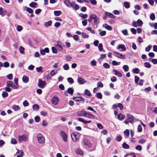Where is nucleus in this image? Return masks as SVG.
Instances as JSON below:
<instances>
[{
  "label": "nucleus",
  "mask_w": 157,
  "mask_h": 157,
  "mask_svg": "<svg viewBox=\"0 0 157 157\" xmlns=\"http://www.w3.org/2000/svg\"><path fill=\"white\" fill-rule=\"evenodd\" d=\"M52 49L53 53H57V50L56 47H52Z\"/></svg>",
  "instance_id": "nucleus-53"
},
{
  "label": "nucleus",
  "mask_w": 157,
  "mask_h": 157,
  "mask_svg": "<svg viewBox=\"0 0 157 157\" xmlns=\"http://www.w3.org/2000/svg\"><path fill=\"white\" fill-rule=\"evenodd\" d=\"M6 86H7L12 87L13 88L14 86L13 82L11 81H8L7 82Z\"/></svg>",
  "instance_id": "nucleus-22"
},
{
  "label": "nucleus",
  "mask_w": 157,
  "mask_h": 157,
  "mask_svg": "<svg viewBox=\"0 0 157 157\" xmlns=\"http://www.w3.org/2000/svg\"><path fill=\"white\" fill-rule=\"evenodd\" d=\"M124 133L125 135H126L127 136H128L129 135V131L128 129L126 130L124 132Z\"/></svg>",
  "instance_id": "nucleus-62"
},
{
  "label": "nucleus",
  "mask_w": 157,
  "mask_h": 157,
  "mask_svg": "<svg viewBox=\"0 0 157 157\" xmlns=\"http://www.w3.org/2000/svg\"><path fill=\"white\" fill-rule=\"evenodd\" d=\"M132 71L134 73L138 74L140 70L138 68H136L132 70Z\"/></svg>",
  "instance_id": "nucleus-35"
},
{
  "label": "nucleus",
  "mask_w": 157,
  "mask_h": 157,
  "mask_svg": "<svg viewBox=\"0 0 157 157\" xmlns=\"http://www.w3.org/2000/svg\"><path fill=\"white\" fill-rule=\"evenodd\" d=\"M56 47L57 50L59 51H60L63 50V47L60 44V43L58 41L57 42V44L56 45Z\"/></svg>",
  "instance_id": "nucleus-13"
},
{
  "label": "nucleus",
  "mask_w": 157,
  "mask_h": 157,
  "mask_svg": "<svg viewBox=\"0 0 157 157\" xmlns=\"http://www.w3.org/2000/svg\"><path fill=\"white\" fill-rule=\"evenodd\" d=\"M67 92L70 94L72 95L74 92V89L70 87L68 89Z\"/></svg>",
  "instance_id": "nucleus-28"
},
{
  "label": "nucleus",
  "mask_w": 157,
  "mask_h": 157,
  "mask_svg": "<svg viewBox=\"0 0 157 157\" xmlns=\"http://www.w3.org/2000/svg\"><path fill=\"white\" fill-rule=\"evenodd\" d=\"M67 80L71 84H72L74 83V80L71 78L69 77L68 78Z\"/></svg>",
  "instance_id": "nucleus-54"
},
{
  "label": "nucleus",
  "mask_w": 157,
  "mask_h": 157,
  "mask_svg": "<svg viewBox=\"0 0 157 157\" xmlns=\"http://www.w3.org/2000/svg\"><path fill=\"white\" fill-rule=\"evenodd\" d=\"M11 143L13 144H15L17 143V141L15 139L13 138L11 140Z\"/></svg>",
  "instance_id": "nucleus-57"
},
{
  "label": "nucleus",
  "mask_w": 157,
  "mask_h": 157,
  "mask_svg": "<svg viewBox=\"0 0 157 157\" xmlns=\"http://www.w3.org/2000/svg\"><path fill=\"white\" fill-rule=\"evenodd\" d=\"M96 96L99 99H101L102 98V95L100 93H98L96 94Z\"/></svg>",
  "instance_id": "nucleus-52"
},
{
  "label": "nucleus",
  "mask_w": 157,
  "mask_h": 157,
  "mask_svg": "<svg viewBox=\"0 0 157 157\" xmlns=\"http://www.w3.org/2000/svg\"><path fill=\"white\" fill-rule=\"evenodd\" d=\"M57 72V71H55V70H52L50 72V74L52 76H53L56 74Z\"/></svg>",
  "instance_id": "nucleus-33"
},
{
  "label": "nucleus",
  "mask_w": 157,
  "mask_h": 157,
  "mask_svg": "<svg viewBox=\"0 0 157 157\" xmlns=\"http://www.w3.org/2000/svg\"><path fill=\"white\" fill-rule=\"evenodd\" d=\"M60 133L63 140L65 142H67V133L64 131L62 130L60 131Z\"/></svg>",
  "instance_id": "nucleus-4"
},
{
  "label": "nucleus",
  "mask_w": 157,
  "mask_h": 157,
  "mask_svg": "<svg viewBox=\"0 0 157 157\" xmlns=\"http://www.w3.org/2000/svg\"><path fill=\"white\" fill-rule=\"evenodd\" d=\"M98 48L99 50L100 51H103V45L102 44L100 43L98 46Z\"/></svg>",
  "instance_id": "nucleus-37"
},
{
  "label": "nucleus",
  "mask_w": 157,
  "mask_h": 157,
  "mask_svg": "<svg viewBox=\"0 0 157 157\" xmlns=\"http://www.w3.org/2000/svg\"><path fill=\"white\" fill-rule=\"evenodd\" d=\"M5 13L3 10L2 8L0 7V15L2 16H4L5 15Z\"/></svg>",
  "instance_id": "nucleus-39"
},
{
  "label": "nucleus",
  "mask_w": 157,
  "mask_h": 157,
  "mask_svg": "<svg viewBox=\"0 0 157 157\" xmlns=\"http://www.w3.org/2000/svg\"><path fill=\"white\" fill-rule=\"evenodd\" d=\"M113 71L114 73V75L118 77H121L122 76L121 73L118 71H117L116 70L114 69L113 70Z\"/></svg>",
  "instance_id": "nucleus-19"
},
{
  "label": "nucleus",
  "mask_w": 157,
  "mask_h": 157,
  "mask_svg": "<svg viewBox=\"0 0 157 157\" xmlns=\"http://www.w3.org/2000/svg\"><path fill=\"white\" fill-rule=\"evenodd\" d=\"M106 14L108 16H109L112 18H115L116 17L113 14L109 12H106Z\"/></svg>",
  "instance_id": "nucleus-31"
},
{
  "label": "nucleus",
  "mask_w": 157,
  "mask_h": 157,
  "mask_svg": "<svg viewBox=\"0 0 157 157\" xmlns=\"http://www.w3.org/2000/svg\"><path fill=\"white\" fill-rule=\"evenodd\" d=\"M59 101V99L57 97L54 96L52 99L51 101L53 105H56L58 103Z\"/></svg>",
  "instance_id": "nucleus-10"
},
{
  "label": "nucleus",
  "mask_w": 157,
  "mask_h": 157,
  "mask_svg": "<svg viewBox=\"0 0 157 157\" xmlns=\"http://www.w3.org/2000/svg\"><path fill=\"white\" fill-rule=\"evenodd\" d=\"M86 29L88 31H90L91 33L93 34L95 33V31L94 30H92L90 27H88L86 28Z\"/></svg>",
  "instance_id": "nucleus-41"
},
{
  "label": "nucleus",
  "mask_w": 157,
  "mask_h": 157,
  "mask_svg": "<svg viewBox=\"0 0 157 157\" xmlns=\"http://www.w3.org/2000/svg\"><path fill=\"white\" fill-rule=\"evenodd\" d=\"M123 68L125 71H127L129 70V67L127 65H124L123 66Z\"/></svg>",
  "instance_id": "nucleus-34"
},
{
  "label": "nucleus",
  "mask_w": 157,
  "mask_h": 157,
  "mask_svg": "<svg viewBox=\"0 0 157 157\" xmlns=\"http://www.w3.org/2000/svg\"><path fill=\"white\" fill-rule=\"evenodd\" d=\"M71 137L74 141H76L79 138L80 134L78 132H75L71 134Z\"/></svg>",
  "instance_id": "nucleus-2"
},
{
  "label": "nucleus",
  "mask_w": 157,
  "mask_h": 157,
  "mask_svg": "<svg viewBox=\"0 0 157 157\" xmlns=\"http://www.w3.org/2000/svg\"><path fill=\"white\" fill-rule=\"evenodd\" d=\"M33 108L34 110L38 111L39 108V105L36 104H34L33 106Z\"/></svg>",
  "instance_id": "nucleus-29"
},
{
  "label": "nucleus",
  "mask_w": 157,
  "mask_h": 157,
  "mask_svg": "<svg viewBox=\"0 0 157 157\" xmlns=\"http://www.w3.org/2000/svg\"><path fill=\"white\" fill-rule=\"evenodd\" d=\"M78 120L80 122H82L84 124H86L88 123H90L91 122V121H86L84 120L83 118H78Z\"/></svg>",
  "instance_id": "nucleus-16"
},
{
  "label": "nucleus",
  "mask_w": 157,
  "mask_h": 157,
  "mask_svg": "<svg viewBox=\"0 0 157 157\" xmlns=\"http://www.w3.org/2000/svg\"><path fill=\"white\" fill-rule=\"evenodd\" d=\"M46 85V82L45 81H42L40 79L39 80L38 83V86L41 88H44Z\"/></svg>",
  "instance_id": "nucleus-5"
},
{
  "label": "nucleus",
  "mask_w": 157,
  "mask_h": 157,
  "mask_svg": "<svg viewBox=\"0 0 157 157\" xmlns=\"http://www.w3.org/2000/svg\"><path fill=\"white\" fill-rule=\"evenodd\" d=\"M24 48L21 46L19 48V51L21 53L23 54L24 53Z\"/></svg>",
  "instance_id": "nucleus-44"
},
{
  "label": "nucleus",
  "mask_w": 157,
  "mask_h": 157,
  "mask_svg": "<svg viewBox=\"0 0 157 157\" xmlns=\"http://www.w3.org/2000/svg\"><path fill=\"white\" fill-rule=\"evenodd\" d=\"M52 22L51 21H48V22H46L44 23V25L45 27H48L50 26H51L52 25Z\"/></svg>",
  "instance_id": "nucleus-30"
},
{
  "label": "nucleus",
  "mask_w": 157,
  "mask_h": 157,
  "mask_svg": "<svg viewBox=\"0 0 157 157\" xmlns=\"http://www.w3.org/2000/svg\"><path fill=\"white\" fill-rule=\"evenodd\" d=\"M29 6L32 8H37V4L36 2H32L29 5Z\"/></svg>",
  "instance_id": "nucleus-25"
},
{
  "label": "nucleus",
  "mask_w": 157,
  "mask_h": 157,
  "mask_svg": "<svg viewBox=\"0 0 157 157\" xmlns=\"http://www.w3.org/2000/svg\"><path fill=\"white\" fill-rule=\"evenodd\" d=\"M78 82L80 84H84L85 82V80L81 77H78L77 80Z\"/></svg>",
  "instance_id": "nucleus-18"
},
{
  "label": "nucleus",
  "mask_w": 157,
  "mask_h": 157,
  "mask_svg": "<svg viewBox=\"0 0 157 157\" xmlns=\"http://www.w3.org/2000/svg\"><path fill=\"white\" fill-rule=\"evenodd\" d=\"M144 65L145 67L147 68H149L151 67V64L148 62H145L144 63Z\"/></svg>",
  "instance_id": "nucleus-45"
},
{
  "label": "nucleus",
  "mask_w": 157,
  "mask_h": 157,
  "mask_svg": "<svg viewBox=\"0 0 157 157\" xmlns=\"http://www.w3.org/2000/svg\"><path fill=\"white\" fill-rule=\"evenodd\" d=\"M73 99L76 101H83L84 99L81 97H74Z\"/></svg>",
  "instance_id": "nucleus-20"
},
{
  "label": "nucleus",
  "mask_w": 157,
  "mask_h": 157,
  "mask_svg": "<svg viewBox=\"0 0 157 157\" xmlns=\"http://www.w3.org/2000/svg\"><path fill=\"white\" fill-rule=\"evenodd\" d=\"M123 147L125 149H128L129 147V145L126 144L125 143H124L122 144Z\"/></svg>",
  "instance_id": "nucleus-43"
},
{
  "label": "nucleus",
  "mask_w": 157,
  "mask_h": 157,
  "mask_svg": "<svg viewBox=\"0 0 157 157\" xmlns=\"http://www.w3.org/2000/svg\"><path fill=\"white\" fill-rule=\"evenodd\" d=\"M127 117H128L127 119L128 120L129 122L130 123H132L134 120V118L130 114H127Z\"/></svg>",
  "instance_id": "nucleus-15"
},
{
  "label": "nucleus",
  "mask_w": 157,
  "mask_h": 157,
  "mask_svg": "<svg viewBox=\"0 0 157 157\" xmlns=\"http://www.w3.org/2000/svg\"><path fill=\"white\" fill-rule=\"evenodd\" d=\"M137 22L138 23L139 26H141L143 24V22L141 20L138 19Z\"/></svg>",
  "instance_id": "nucleus-61"
},
{
  "label": "nucleus",
  "mask_w": 157,
  "mask_h": 157,
  "mask_svg": "<svg viewBox=\"0 0 157 157\" xmlns=\"http://www.w3.org/2000/svg\"><path fill=\"white\" fill-rule=\"evenodd\" d=\"M112 63L113 65H117L120 63V62H117L115 60H113L112 62Z\"/></svg>",
  "instance_id": "nucleus-56"
},
{
  "label": "nucleus",
  "mask_w": 157,
  "mask_h": 157,
  "mask_svg": "<svg viewBox=\"0 0 157 157\" xmlns=\"http://www.w3.org/2000/svg\"><path fill=\"white\" fill-rule=\"evenodd\" d=\"M22 29V27L21 25H18L17 27V31L20 32L21 31Z\"/></svg>",
  "instance_id": "nucleus-59"
},
{
  "label": "nucleus",
  "mask_w": 157,
  "mask_h": 157,
  "mask_svg": "<svg viewBox=\"0 0 157 157\" xmlns=\"http://www.w3.org/2000/svg\"><path fill=\"white\" fill-rule=\"evenodd\" d=\"M25 8H26V10L28 13H33V11L31 9L29 8H27L26 7H25Z\"/></svg>",
  "instance_id": "nucleus-50"
},
{
  "label": "nucleus",
  "mask_w": 157,
  "mask_h": 157,
  "mask_svg": "<svg viewBox=\"0 0 157 157\" xmlns=\"http://www.w3.org/2000/svg\"><path fill=\"white\" fill-rule=\"evenodd\" d=\"M142 130V127L140 124H139L137 127L138 132H140Z\"/></svg>",
  "instance_id": "nucleus-40"
},
{
  "label": "nucleus",
  "mask_w": 157,
  "mask_h": 157,
  "mask_svg": "<svg viewBox=\"0 0 157 157\" xmlns=\"http://www.w3.org/2000/svg\"><path fill=\"white\" fill-rule=\"evenodd\" d=\"M54 15L56 16H59L61 14L60 11H56L54 12Z\"/></svg>",
  "instance_id": "nucleus-36"
},
{
  "label": "nucleus",
  "mask_w": 157,
  "mask_h": 157,
  "mask_svg": "<svg viewBox=\"0 0 157 157\" xmlns=\"http://www.w3.org/2000/svg\"><path fill=\"white\" fill-rule=\"evenodd\" d=\"M152 46L151 45H149L147 47L145 48V51L147 52H149Z\"/></svg>",
  "instance_id": "nucleus-55"
},
{
  "label": "nucleus",
  "mask_w": 157,
  "mask_h": 157,
  "mask_svg": "<svg viewBox=\"0 0 157 157\" xmlns=\"http://www.w3.org/2000/svg\"><path fill=\"white\" fill-rule=\"evenodd\" d=\"M12 109L15 111H18L20 109V107L17 105H13L12 106Z\"/></svg>",
  "instance_id": "nucleus-17"
},
{
  "label": "nucleus",
  "mask_w": 157,
  "mask_h": 157,
  "mask_svg": "<svg viewBox=\"0 0 157 157\" xmlns=\"http://www.w3.org/2000/svg\"><path fill=\"white\" fill-rule=\"evenodd\" d=\"M63 69L66 70H67L69 69V66L67 64H65L63 66Z\"/></svg>",
  "instance_id": "nucleus-47"
},
{
  "label": "nucleus",
  "mask_w": 157,
  "mask_h": 157,
  "mask_svg": "<svg viewBox=\"0 0 157 157\" xmlns=\"http://www.w3.org/2000/svg\"><path fill=\"white\" fill-rule=\"evenodd\" d=\"M85 117L90 119L94 118V115L87 112H86Z\"/></svg>",
  "instance_id": "nucleus-12"
},
{
  "label": "nucleus",
  "mask_w": 157,
  "mask_h": 157,
  "mask_svg": "<svg viewBox=\"0 0 157 157\" xmlns=\"http://www.w3.org/2000/svg\"><path fill=\"white\" fill-rule=\"evenodd\" d=\"M23 104L24 106L26 107L29 105V103L27 100H25L23 101Z\"/></svg>",
  "instance_id": "nucleus-49"
},
{
  "label": "nucleus",
  "mask_w": 157,
  "mask_h": 157,
  "mask_svg": "<svg viewBox=\"0 0 157 157\" xmlns=\"http://www.w3.org/2000/svg\"><path fill=\"white\" fill-rule=\"evenodd\" d=\"M103 26L104 28H105L106 29L109 31H111L112 29V27L107 25L106 24H103Z\"/></svg>",
  "instance_id": "nucleus-23"
},
{
  "label": "nucleus",
  "mask_w": 157,
  "mask_h": 157,
  "mask_svg": "<svg viewBox=\"0 0 157 157\" xmlns=\"http://www.w3.org/2000/svg\"><path fill=\"white\" fill-rule=\"evenodd\" d=\"M103 66L105 68H108L110 67L109 65L108 64V63H105L103 64Z\"/></svg>",
  "instance_id": "nucleus-64"
},
{
  "label": "nucleus",
  "mask_w": 157,
  "mask_h": 157,
  "mask_svg": "<svg viewBox=\"0 0 157 157\" xmlns=\"http://www.w3.org/2000/svg\"><path fill=\"white\" fill-rule=\"evenodd\" d=\"M106 34V31H101L100 33L99 34L101 36H104Z\"/></svg>",
  "instance_id": "nucleus-60"
},
{
  "label": "nucleus",
  "mask_w": 157,
  "mask_h": 157,
  "mask_svg": "<svg viewBox=\"0 0 157 157\" xmlns=\"http://www.w3.org/2000/svg\"><path fill=\"white\" fill-rule=\"evenodd\" d=\"M64 3L68 7H73V5H74V2H70L69 0H64Z\"/></svg>",
  "instance_id": "nucleus-8"
},
{
  "label": "nucleus",
  "mask_w": 157,
  "mask_h": 157,
  "mask_svg": "<svg viewBox=\"0 0 157 157\" xmlns=\"http://www.w3.org/2000/svg\"><path fill=\"white\" fill-rule=\"evenodd\" d=\"M14 82L16 84V85H14L13 89H17L18 88V79L17 78H15L14 79Z\"/></svg>",
  "instance_id": "nucleus-21"
},
{
  "label": "nucleus",
  "mask_w": 157,
  "mask_h": 157,
  "mask_svg": "<svg viewBox=\"0 0 157 157\" xmlns=\"http://www.w3.org/2000/svg\"><path fill=\"white\" fill-rule=\"evenodd\" d=\"M117 118L120 120L124 119L125 118L124 115H123L121 113L118 114L117 115Z\"/></svg>",
  "instance_id": "nucleus-24"
},
{
  "label": "nucleus",
  "mask_w": 157,
  "mask_h": 157,
  "mask_svg": "<svg viewBox=\"0 0 157 157\" xmlns=\"http://www.w3.org/2000/svg\"><path fill=\"white\" fill-rule=\"evenodd\" d=\"M8 93L7 92L5 91H3L2 94V96L3 98H5L6 97L8 96Z\"/></svg>",
  "instance_id": "nucleus-46"
},
{
  "label": "nucleus",
  "mask_w": 157,
  "mask_h": 157,
  "mask_svg": "<svg viewBox=\"0 0 157 157\" xmlns=\"http://www.w3.org/2000/svg\"><path fill=\"white\" fill-rule=\"evenodd\" d=\"M92 20H94V25H97L99 24L100 22L99 19L97 17V15L94 14H93L91 15L88 20L89 22H91Z\"/></svg>",
  "instance_id": "nucleus-1"
},
{
  "label": "nucleus",
  "mask_w": 157,
  "mask_h": 157,
  "mask_svg": "<svg viewBox=\"0 0 157 157\" xmlns=\"http://www.w3.org/2000/svg\"><path fill=\"white\" fill-rule=\"evenodd\" d=\"M37 139L39 143L42 144L44 142V139L42 134H39L37 135Z\"/></svg>",
  "instance_id": "nucleus-6"
},
{
  "label": "nucleus",
  "mask_w": 157,
  "mask_h": 157,
  "mask_svg": "<svg viewBox=\"0 0 157 157\" xmlns=\"http://www.w3.org/2000/svg\"><path fill=\"white\" fill-rule=\"evenodd\" d=\"M23 81L25 83H26L28 82L29 78L27 76H24L22 78Z\"/></svg>",
  "instance_id": "nucleus-27"
},
{
  "label": "nucleus",
  "mask_w": 157,
  "mask_h": 157,
  "mask_svg": "<svg viewBox=\"0 0 157 157\" xmlns=\"http://www.w3.org/2000/svg\"><path fill=\"white\" fill-rule=\"evenodd\" d=\"M19 141H26L28 140V136L26 134H24L22 135L19 136L18 137Z\"/></svg>",
  "instance_id": "nucleus-3"
},
{
  "label": "nucleus",
  "mask_w": 157,
  "mask_h": 157,
  "mask_svg": "<svg viewBox=\"0 0 157 157\" xmlns=\"http://www.w3.org/2000/svg\"><path fill=\"white\" fill-rule=\"evenodd\" d=\"M117 49L119 50L120 51H125L126 48L125 45L123 44H119L117 47Z\"/></svg>",
  "instance_id": "nucleus-7"
},
{
  "label": "nucleus",
  "mask_w": 157,
  "mask_h": 157,
  "mask_svg": "<svg viewBox=\"0 0 157 157\" xmlns=\"http://www.w3.org/2000/svg\"><path fill=\"white\" fill-rule=\"evenodd\" d=\"M48 123L45 120H43L42 122V125L43 126H46L48 125Z\"/></svg>",
  "instance_id": "nucleus-32"
},
{
  "label": "nucleus",
  "mask_w": 157,
  "mask_h": 157,
  "mask_svg": "<svg viewBox=\"0 0 157 157\" xmlns=\"http://www.w3.org/2000/svg\"><path fill=\"white\" fill-rule=\"evenodd\" d=\"M113 53L114 56L117 58L122 59L124 58V56L121 54L119 53L116 52H114Z\"/></svg>",
  "instance_id": "nucleus-11"
},
{
  "label": "nucleus",
  "mask_w": 157,
  "mask_h": 157,
  "mask_svg": "<svg viewBox=\"0 0 157 157\" xmlns=\"http://www.w3.org/2000/svg\"><path fill=\"white\" fill-rule=\"evenodd\" d=\"M4 90L7 92H10L11 90V88L8 86L5 87Z\"/></svg>",
  "instance_id": "nucleus-63"
},
{
  "label": "nucleus",
  "mask_w": 157,
  "mask_h": 157,
  "mask_svg": "<svg viewBox=\"0 0 157 157\" xmlns=\"http://www.w3.org/2000/svg\"><path fill=\"white\" fill-rule=\"evenodd\" d=\"M36 70L38 72H43L42 67H39L36 68Z\"/></svg>",
  "instance_id": "nucleus-48"
},
{
  "label": "nucleus",
  "mask_w": 157,
  "mask_h": 157,
  "mask_svg": "<svg viewBox=\"0 0 157 157\" xmlns=\"http://www.w3.org/2000/svg\"><path fill=\"white\" fill-rule=\"evenodd\" d=\"M86 112L85 111H78L76 114L79 116L85 117Z\"/></svg>",
  "instance_id": "nucleus-14"
},
{
  "label": "nucleus",
  "mask_w": 157,
  "mask_h": 157,
  "mask_svg": "<svg viewBox=\"0 0 157 157\" xmlns=\"http://www.w3.org/2000/svg\"><path fill=\"white\" fill-rule=\"evenodd\" d=\"M150 18L152 20H154L155 19V16L154 13H152L151 14L150 16Z\"/></svg>",
  "instance_id": "nucleus-51"
},
{
  "label": "nucleus",
  "mask_w": 157,
  "mask_h": 157,
  "mask_svg": "<svg viewBox=\"0 0 157 157\" xmlns=\"http://www.w3.org/2000/svg\"><path fill=\"white\" fill-rule=\"evenodd\" d=\"M82 142L84 145L88 147H90L91 146V144L90 143V141L87 139H83Z\"/></svg>",
  "instance_id": "nucleus-9"
},
{
  "label": "nucleus",
  "mask_w": 157,
  "mask_h": 157,
  "mask_svg": "<svg viewBox=\"0 0 157 157\" xmlns=\"http://www.w3.org/2000/svg\"><path fill=\"white\" fill-rule=\"evenodd\" d=\"M34 120L36 122H38L40 121V118L39 116H36L34 117Z\"/></svg>",
  "instance_id": "nucleus-42"
},
{
  "label": "nucleus",
  "mask_w": 157,
  "mask_h": 157,
  "mask_svg": "<svg viewBox=\"0 0 157 157\" xmlns=\"http://www.w3.org/2000/svg\"><path fill=\"white\" fill-rule=\"evenodd\" d=\"M124 7L127 9L128 8L130 7L129 5L127 2H125L124 3Z\"/></svg>",
  "instance_id": "nucleus-58"
},
{
  "label": "nucleus",
  "mask_w": 157,
  "mask_h": 157,
  "mask_svg": "<svg viewBox=\"0 0 157 157\" xmlns=\"http://www.w3.org/2000/svg\"><path fill=\"white\" fill-rule=\"evenodd\" d=\"M84 94L89 97H90L91 96V94L90 91L87 89L85 90L84 91Z\"/></svg>",
  "instance_id": "nucleus-26"
},
{
  "label": "nucleus",
  "mask_w": 157,
  "mask_h": 157,
  "mask_svg": "<svg viewBox=\"0 0 157 157\" xmlns=\"http://www.w3.org/2000/svg\"><path fill=\"white\" fill-rule=\"evenodd\" d=\"M76 152L77 154L80 155H82L83 154V152L82 150L80 149H77L76 150Z\"/></svg>",
  "instance_id": "nucleus-38"
}]
</instances>
